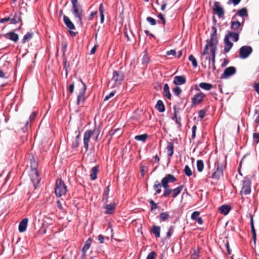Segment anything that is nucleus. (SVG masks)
Wrapping results in <instances>:
<instances>
[{"mask_svg": "<svg viewBox=\"0 0 259 259\" xmlns=\"http://www.w3.org/2000/svg\"><path fill=\"white\" fill-rule=\"evenodd\" d=\"M211 30L212 33L210 35V39L206 40V44L203 52L201 53V59L203 66H204V67H205L207 63L208 65V67L210 68L211 66L213 70H214L216 69L215 57L217 47L218 44V39L216 28L214 26H212Z\"/></svg>", "mask_w": 259, "mask_h": 259, "instance_id": "nucleus-1", "label": "nucleus"}, {"mask_svg": "<svg viewBox=\"0 0 259 259\" xmlns=\"http://www.w3.org/2000/svg\"><path fill=\"white\" fill-rule=\"evenodd\" d=\"M177 181L175 177L171 174H168L161 180L162 186L164 188L163 196L167 197L172 194V190L169 188L168 184Z\"/></svg>", "mask_w": 259, "mask_h": 259, "instance_id": "nucleus-2", "label": "nucleus"}, {"mask_svg": "<svg viewBox=\"0 0 259 259\" xmlns=\"http://www.w3.org/2000/svg\"><path fill=\"white\" fill-rule=\"evenodd\" d=\"M124 78V73L121 71H114L112 77L109 80L108 85L114 88L120 85Z\"/></svg>", "mask_w": 259, "mask_h": 259, "instance_id": "nucleus-3", "label": "nucleus"}, {"mask_svg": "<svg viewBox=\"0 0 259 259\" xmlns=\"http://www.w3.org/2000/svg\"><path fill=\"white\" fill-rule=\"evenodd\" d=\"M67 192V187L61 179H58L56 181L55 193L58 197L64 196Z\"/></svg>", "mask_w": 259, "mask_h": 259, "instance_id": "nucleus-4", "label": "nucleus"}, {"mask_svg": "<svg viewBox=\"0 0 259 259\" xmlns=\"http://www.w3.org/2000/svg\"><path fill=\"white\" fill-rule=\"evenodd\" d=\"M81 83L82 87L80 89L77 97V104L78 106H82L85 101L84 94L87 90V87L85 84L82 80H81Z\"/></svg>", "mask_w": 259, "mask_h": 259, "instance_id": "nucleus-5", "label": "nucleus"}, {"mask_svg": "<svg viewBox=\"0 0 259 259\" xmlns=\"http://www.w3.org/2000/svg\"><path fill=\"white\" fill-rule=\"evenodd\" d=\"M252 48L250 46H242L239 49V57L241 59H246L252 53Z\"/></svg>", "mask_w": 259, "mask_h": 259, "instance_id": "nucleus-6", "label": "nucleus"}, {"mask_svg": "<svg viewBox=\"0 0 259 259\" xmlns=\"http://www.w3.org/2000/svg\"><path fill=\"white\" fill-rule=\"evenodd\" d=\"M215 165L217 167L216 170L213 173L212 178L216 180H219L223 175V170L224 166L220 164L218 161L215 162Z\"/></svg>", "mask_w": 259, "mask_h": 259, "instance_id": "nucleus-7", "label": "nucleus"}, {"mask_svg": "<svg viewBox=\"0 0 259 259\" xmlns=\"http://www.w3.org/2000/svg\"><path fill=\"white\" fill-rule=\"evenodd\" d=\"M30 176L34 186L36 188V185L38 184L40 181L39 175L37 169H31Z\"/></svg>", "mask_w": 259, "mask_h": 259, "instance_id": "nucleus-8", "label": "nucleus"}, {"mask_svg": "<svg viewBox=\"0 0 259 259\" xmlns=\"http://www.w3.org/2000/svg\"><path fill=\"white\" fill-rule=\"evenodd\" d=\"M251 181L248 180H245L243 181V185L241 191V193H244L245 195L250 194L251 192Z\"/></svg>", "mask_w": 259, "mask_h": 259, "instance_id": "nucleus-9", "label": "nucleus"}, {"mask_svg": "<svg viewBox=\"0 0 259 259\" xmlns=\"http://www.w3.org/2000/svg\"><path fill=\"white\" fill-rule=\"evenodd\" d=\"M236 72V68L233 66H230L226 68L223 73L221 75V78L225 79L228 78L231 75L234 74Z\"/></svg>", "mask_w": 259, "mask_h": 259, "instance_id": "nucleus-10", "label": "nucleus"}, {"mask_svg": "<svg viewBox=\"0 0 259 259\" xmlns=\"http://www.w3.org/2000/svg\"><path fill=\"white\" fill-rule=\"evenodd\" d=\"M212 10L218 16H222L224 15V11L223 7L221 6V4L218 2H215L214 3V6Z\"/></svg>", "mask_w": 259, "mask_h": 259, "instance_id": "nucleus-11", "label": "nucleus"}, {"mask_svg": "<svg viewBox=\"0 0 259 259\" xmlns=\"http://www.w3.org/2000/svg\"><path fill=\"white\" fill-rule=\"evenodd\" d=\"M73 5V12L76 16H80L82 15V9L80 5L77 3V0H72Z\"/></svg>", "mask_w": 259, "mask_h": 259, "instance_id": "nucleus-12", "label": "nucleus"}, {"mask_svg": "<svg viewBox=\"0 0 259 259\" xmlns=\"http://www.w3.org/2000/svg\"><path fill=\"white\" fill-rule=\"evenodd\" d=\"M92 136L91 132H89L88 130H87L84 133L83 147L85 148L86 151L88 150L89 142Z\"/></svg>", "mask_w": 259, "mask_h": 259, "instance_id": "nucleus-13", "label": "nucleus"}, {"mask_svg": "<svg viewBox=\"0 0 259 259\" xmlns=\"http://www.w3.org/2000/svg\"><path fill=\"white\" fill-rule=\"evenodd\" d=\"M204 97H205V95L202 93L196 94L192 98V103L193 105L196 106L197 104L201 103L202 101L203 98Z\"/></svg>", "mask_w": 259, "mask_h": 259, "instance_id": "nucleus-14", "label": "nucleus"}, {"mask_svg": "<svg viewBox=\"0 0 259 259\" xmlns=\"http://www.w3.org/2000/svg\"><path fill=\"white\" fill-rule=\"evenodd\" d=\"M89 132H91V135L95 136V140L96 141H99V135L100 134L101 130H100V126H97L95 125L94 130H88Z\"/></svg>", "mask_w": 259, "mask_h": 259, "instance_id": "nucleus-15", "label": "nucleus"}, {"mask_svg": "<svg viewBox=\"0 0 259 259\" xmlns=\"http://www.w3.org/2000/svg\"><path fill=\"white\" fill-rule=\"evenodd\" d=\"M28 219L27 218L23 219L19 223V231L21 233L25 231L27 225H28Z\"/></svg>", "mask_w": 259, "mask_h": 259, "instance_id": "nucleus-16", "label": "nucleus"}, {"mask_svg": "<svg viewBox=\"0 0 259 259\" xmlns=\"http://www.w3.org/2000/svg\"><path fill=\"white\" fill-rule=\"evenodd\" d=\"M186 82V77L183 76H176L174 77V83L176 85H179L185 83Z\"/></svg>", "mask_w": 259, "mask_h": 259, "instance_id": "nucleus-17", "label": "nucleus"}, {"mask_svg": "<svg viewBox=\"0 0 259 259\" xmlns=\"http://www.w3.org/2000/svg\"><path fill=\"white\" fill-rule=\"evenodd\" d=\"M5 37L9 39L14 42H17L19 39V36L14 32H10L5 34Z\"/></svg>", "mask_w": 259, "mask_h": 259, "instance_id": "nucleus-18", "label": "nucleus"}, {"mask_svg": "<svg viewBox=\"0 0 259 259\" xmlns=\"http://www.w3.org/2000/svg\"><path fill=\"white\" fill-rule=\"evenodd\" d=\"M224 52L225 53H228L230 51L231 49L232 48L233 46V44L231 42L230 40L228 39V37H225L224 38Z\"/></svg>", "mask_w": 259, "mask_h": 259, "instance_id": "nucleus-19", "label": "nucleus"}, {"mask_svg": "<svg viewBox=\"0 0 259 259\" xmlns=\"http://www.w3.org/2000/svg\"><path fill=\"white\" fill-rule=\"evenodd\" d=\"M225 37H228L229 40H230V38H232L234 42L237 41L239 39V34L236 32H229Z\"/></svg>", "mask_w": 259, "mask_h": 259, "instance_id": "nucleus-20", "label": "nucleus"}, {"mask_svg": "<svg viewBox=\"0 0 259 259\" xmlns=\"http://www.w3.org/2000/svg\"><path fill=\"white\" fill-rule=\"evenodd\" d=\"M231 208L228 205H223L219 208V210L221 213L224 215L228 214Z\"/></svg>", "mask_w": 259, "mask_h": 259, "instance_id": "nucleus-21", "label": "nucleus"}, {"mask_svg": "<svg viewBox=\"0 0 259 259\" xmlns=\"http://www.w3.org/2000/svg\"><path fill=\"white\" fill-rule=\"evenodd\" d=\"M63 21L65 24L66 25L68 29H69L70 30L75 29L74 25L69 19V17H63Z\"/></svg>", "mask_w": 259, "mask_h": 259, "instance_id": "nucleus-22", "label": "nucleus"}, {"mask_svg": "<svg viewBox=\"0 0 259 259\" xmlns=\"http://www.w3.org/2000/svg\"><path fill=\"white\" fill-rule=\"evenodd\" d=\"M174 146L172 143L169 142L166 148L167 155L169 157L172 156L174 154Z\"/></svg>", "mask_w": 259, "mask_h": 259, "instance_id": "nucleus-23", "label": "nucleus"}, {"mask_svg": "<svg viewBox=\"0 0 259 259\" xmlns=\"http://www.w3.org/2000/svg\"><path fill=\"white\" fill-rule=\"evenodd\" d=\"M184 186L183 185L179 186L176 188L172 190V197L173 198H176L177 196H178L182 190L183 189Z\"/></svg>", "mask_w": 259, "mask_h": 259, "instance_id": "nucleus-24", "label": "nucleus"}, {"mask_svg": "<svg viewBox=\"0 0 259 259\" xmlns=\"http://www.w3.org/2000/svg\"><path fill=\"white\" fill-rule=\"evenodd\" d=\"M92 242V239L89 238L84 243V244L82 248V251L83 254H85L87 250L90 248Z\"/></svg>", "mask_w": 259, "mask_h": 259, "instance_id": "nucleus-25", "label": "nucleus"}, {"mask_svg": "<svg viewBox=\"0 0 259 259\" xmlns=\"http://www.w3.org/2000/svg\"><path fill=\"white\" fill-rule=\"evenodd\" d=\"M155 108L160 112H163L165 111V106L161 100H158L155 105Z\"/></svg>", "mask_w": 259, "mask_h": 259, "instance_id": "nucleus-26", "label": "nucleus"}, {"mask_svg": "<svg viewBox=\"0 0 259 259\" xmlns=\"http://www.w3.org/2000/svg\"><path fill=\"white\" fill-rule=\"evenodd\" d=\"M106 211L105 213L106 214H112L114 212L115 209V205L114 203L107 204L105 206Z\"/></svg>", "mask_w": 259, "mask_h": 259, "instance_id": "nucleus-27", "label": "nucleus"}, {"mask_svg": "<svg viewBox=\"0 0 259 259\" xmlns=\"http://www.w3.org/2000/svg\"><path fill=\"white\" fill-rule=\"evenodd\" d=\"M162 186V183L160 184L158 181L155 182L153 185V189L155 191V194H159L161 193V188Z\"/></svg>", "mask_w": 259, "mask_h": 259, "instance_id": "nucleus-28", "label": "nucleus"}, {"mask_svg": "<svg viewBox=\"0 0 259 259\" xmlns=\"http://www.w3.org/2000/svg\"><path fill=\"white\" fill-rule=\"evenodd\" d=\"M163 94L169 100H171V94L169 92V86L168 84L166 83L163 87Z\"/></svg>", "mask_w": 259, "mask_h": 259, "instance_id": "nucleus-29", "label": "nucleus"}, {"mask_svg": "<svg viewBox=\"0 0 259 259\" xmlns=\"http://www.w3.org/2000/svg\"><path fill=\"white\" fill-rule=\"evenodd\" d=\"M98 172V168L97 166H94L92 168L91 174L90 175L91 179L95 180L97 178V174Z\"/></svg>", "mask_w": 259, "mask_h": 259, "instance_id": "nucleus-30", "label": "nucleus"}, {"mask_svg": "<svg viewBox=\"0 0 259 259\" xmlns=\"http://www.w3.org/2000/svg\"><path fill=\"white\" fill-rule=\"evenodd\" d=\"M199 86L201 89L206 91H209L212 88V84L206 82H201L199 83Z\"/></svg>", "mask_w": 259, "mask_h": 259, "instance_id": "nucleus-31", "label": "nucleus"}, {"mask_svg": "<svg viewBox=\"0 0 259 259\" xmlns=\"http://www.w3.org/2000/svg\"><path fill=\"white\" fill-rule=\"evenodd\" d=\"M152 231L156 237L158 238L160 237V228L159 226H153Z\"/></svg>", "mask_w": 259, "mask_h": 259, "instance_id": "nucleus-32", "label": "nucleus"}, {"mask_svg": "<svg viewBox=\"0 0 259 259\" xmlns=\"http://www.w3.org/2000/svg\"><path fill=\"white\" fill-rule=\"evenodd\" d=\"M148 137V135L146 134L137 135L135 137V139L137 141H141L144 142Z\"/></svg>", "mask_w": 259, "mask_h": 259, "instance_id": "nucleus-33", "label": "nucleus"}, {"mask_svg": "<svg viewBox=\"0 0 259 259\" xmlns=\"http://www.w3.org/2000/svg\"><path fill=\"white\" fill-rule=\"evenodd\" d=\"M174 110H175L174 114L173 117H172V119L175 120L176 122L177 123V124H178V125L181 126V118L180 117L177 116V112L176 111L175 107H174Z\"/></svg>", "mask_w": 259, "mask_h": 259, "instance_id": "nucleus-34", "label": "nucleus"}, {"mask_svg": "<svg viewBox=\"0 0 259 259\" xmlns=\"http://www.w3.org/2000/svg\"><path fill=\"white\" fill-rule=\"evenodd\" d=\"M197 168L198 171L201 172L204 168V163L202 160H198L197 161Z\"/></svg>", "mask_w": 259, "mask_h": 259, "instance_id": "nucleus-35", "label": "nucleus"}, {"mask_svg": "<svg viewBox=\"0 0 259 259\" xmlns=\"http://www.w3.org/2000/svg\"><path fill=\"white\" fill-rule=\"evenodd\" d=\"M169 215L167 212H161L159 214V218H160V220H161L162 221H165L167 220L169 218Z\"/></svg>", "mask_w": 259, "mask_h": 259, "instance_id": "nucleus-36", "label": "nucleus"}, {"mask_svg": "<svg viewBox=\"0 0 259 259\" xmlns=\"http://www.w3.org/2000/svg\"><path fill=\"white\" fill-rule=\"evenodd\" d=\"M33 36V33L31 32H27L25 34L22 39V42L23 44L25 43L27 40L31 39Z\"/></svg>", "mask_w": 259, "mask_h": 259, "instance_id": "nucleus-37", "label": "nucleus"}, {"mask_svg": "<svg viewBox=\"0 0 259 259\" xmlns=\"http://www.w3.org/2000/svg\"><path fill=\"white\" fill-rule=\"evenodd\" d=\"M237 14L240 16H247V10L246 8H243L238 11Z\"/></svg>", "mask_w": 259, "mask_h": 259, "instance_id": "nucleus-38", "label": "nucleus"}, {"mask_svg": "<svg viewBox=\"0 0 259 259\" xmlns=\"http://www.w3.org/2000/svg\"><path fill=\"white\" fill-rule=\"evenodd\" d=\"M189 60L192 62V65L194 67L196 68L197 66V62L195 57L192 55H190L189 56Z\"/></svg>", "mask_w": 259, "mask_h": 259, "instance_id": "nucleus-39", "label": "nucleus"}, {"mask_svg": "<svg viewBox=\"0 0 259 259\" xmlns=\"http://www.w3.org/2000/svg\"><path fill=\"white\" fill-rule=\"evenodd\" d=\"M172 92L175 95L179 96L181 94L182 91L179 87L177 86L172 89Z\"/></svg>", "mask_w": 259, "mask_h": 259, "instance_id": "nucleus-40", "label": "nucleus"}, {"mask_svg": "<svg viewBox=\"0 0 259 259\" xmlns=\"http://www.w3.org/2000/svg\"><path fill=\"white\" fill-rule=\"evenodd\" d=\"M240 26V23L239 21H232L231 22V28L234 30H236Z\"/></svg>", "mask_w": 259, "mask_h": 259, "instance_id": "nucleus-41", "label": "nucleus"}, {"mask_svg": "<svg viewBox=\"0 0 259 259\" xmlns=\"http://www.w3.org/2000/svg\"><path fill=\"white\" fill-rule=\"evenodd\" d=\"M184 172L185 175L188 177H190L192 175V171L188 165L185 166Z\"/></svg>", "mask_w": 259, "mask_h": 259, "instance_id": "nucleus-42", "label": "nucleus"}, {"mask_svg": "<svg viewBox=\"0 0 259 259\" xmlns=\"http://www.w3.org/2000/svg\"><path fill=\"white\" fill-rule=\"evenodd\" d=\"M148 201L150 204V209L151 211H153L157 208V205L156 203H155L153 200L151 199L149 200Z\"/></svg>", "mask_w": 259, "mask_h": 259, "instance_id": "nucleus-43", "label": "nucleus"}, {"mask_svg": "<svg viewBox=\"0 0 259 259\" xmlns=\"http://www.w3.org/2000/svg\"><path fill=\"white\" fill-rule=\"evenodd\" d=\"M253 141L255 144L259 143V133H254L253 134Z\"/></svg>", "mask_w": 259, "mask_h": 259, "instance_id": "nucleus-44", "label": "nucleus"}, {"mask_svg": "<svg viewBox=\"0 0 259 259\" xmlns=\"http://www.w3.org/2000/svg\"><path fill=\"white\" fill-rule=\"evenodd\" d=\"M200 214V213L199 211H194L192 214H191V219L193 220H196V219L199 218V215Z\"/></svg>", "mask_w": 259, "mask_h": 259, "instance_id": "nucleus-45", "label": "nucleus"}, {"mask_svg": "<svg viewBox=\"0 0 259 259\" xmlns=\"http://www.w3.org/2000/svg\"><path fill=\"white\" fill-rule=\"evenodd\" d=\"M120 130L119 128H117L115 130H111L109 133L108 135L110 136V140H111L112 137L115 135V134L118 132H120Z\"/></svg>", "mask_w": 259, "mask_h": 259, "instance_id": "nucleus-46", "label": "nucleus"}, {"mask_svg": "<svg viewBox=\"0 0 259 259\" xmlns=\"http://www.w3.org/2000/svg\"><path fill=\"white\" fill-rule=\"evenodd\" d=\"M21 21V17H13L11 20V24H16Z\"/></svg>", "mask_w": 259, "mask_h": 259, "instance_id": "nucleus-47", "label": "nucleus"}, {"mask_svg": "<svg viewBox=\"0 0 259 259\" xmlns=\"http://www.w3.org/2000/svg\"><path fill=\"white\" fill-rule=\"evenodd\" d=\"M197 130V126L196 125H194L192 128V136L191 138L192 139H194L196 137V132Z\"/></svg>", "mask_w": 259, "mask_h": 259, "instance_id": "nucleus-48", "label": "nucleus"}, {"mask_svg": "<svg viewBox=\"0 0 259 259\" xmlns=\"http://www.w3.org/2000/svg\"><path fill=\"white\" fill-rule=\"evenodd\" d=\"M37 166V163L36 161L33 159L31 160V169H36Z\"/></svg>", "mask_w": 259, "mask_h": 259, "instance_id": "nucleus-49", "label": "nucleus"}, {"mask_svg": "<svg viewBox=\"0 0 259 259\" xmlns=\"http://www.w3.org/2000/svg\"><path fill=\"white\" fill-rule=\"evenodd\" d=\"M99 13H100V16H104V7H103V4H101L100 5V6L99 8Z\"/></svg>", "mask_w": 259, "mask_h": 259, "instance_id": "nucleus-50", "label": "nucleus"}, {"mask_svg": "<svg viewBox=\"0 0 259 259\" xmlns=\"http://www.w3.org/2000/svg\"><path fill=\"white\" fill-rule=\"evenodd\" d=\"M156 253L154 251H152L149 253L146 258V259H155Z\"/></svg>", "mask_w": 259, "mask_h": 259, "instance_id": "nucleus-51", "label": "nucleus"}, {"mask_svg": "<svg viewBox=\"0 0 259 259\" xmlns=\"http://www.w3.org/2000/svg\"><path fill=\"white\" fill-rule=\"evenodd\" d=\"M147 21L152 25H155L156 23V20L152 17H147Z\"/></svg>", "mask_w": 259, "mask_h": 259, "instance_id": "nucleus-52", "label": "nucleus"}, {"mask_svg": "<svg viewBox=\"0 0 259 259\" xmlns=\"http://www.w3.org/2000/svg\"><path fill=\"white\" fill-rule=\"evenodd\" d=\"M115 92H111L109 95L105 96L104 100L105 101L108 100L111 98L113 97L115 95Z\"/></svg>", "mask_w": 259, "mask_h": 259, "instance_id": "nucleus-53", "label": "nucleus"}, {"mask_svg": "<svg viewBox=\"0 0 259 259\" xmlns=\"http://www.w3.org/2000/svg\"><path fill=\"white\" fill-rule=\"evenodd\" d=\"M254 113L257 115V116L254 120L255 123H259V110L255 109L254 110Z\"/></svg>", "mask_w": 259, "mask_h": 259, "instance_id": "nucleus-54", "label": "nucleus"}, {"mask_svg": "<svg viewBox=\"0 0 259 259\" xmlns=\"http://www.w3.org/2000/svg\"><path fill=\"white\" fill-rule=\"evenodd\" d=\"M174 232V227L172 226H170L168 229V232L166 233V237H170L172 235Z\"/></svg>", "mask_w": 259, "mask_h": 259, "instance_id": "nucleus-55", "label": "nucleus"}, {"mask_svg": "<svg viewBox=\"0 0 259 259\" xmlns=\"http://www.w3.org/2000/svg\"><path fill=\"white\" fill-rule=\"evenodd\" d=\"M205 115V112L203 110H201L198 112V117L200 119H202Z\"/></svg>", "mask_w": 259, "mask_h": 259, "instance_id": "nucleus-56", "label": "nucleus"}, {"mask_svg": "<svg viewBox=\"0 0 259 259\" xmlns=\"http://www.w3.org/2000/svg\"><path fill=\"white\" fill-rule=\"evenodd\" d=\"M166 55H172V56H176V52L175 50H170L169 51H168L166 53Z\"/></svg>", "mask_w": 259, "mask_h": 259, "instance_id": "nucleus-57", "label": "nucleus"}, {"mask_svg": "<svg viewBox=\"0 0 259 259\" xmlns=\"http://www.w3.org/2000/svg\"><path fill=\"white\" fill-rule=\"evenodd\" d=\"M37 115V112L35 111H34L32 113V114L29 116V120L30 121H32L36 117Z\"/></svg>", "mask_w": 259, "mask_h": 259, "instance_id": "nucleus-58", "label": "nucleus"}, {"mask_svg": "<svg viewBox=\"0 0 259 259\" xmlns=\"http://www.w3.org/2000/svg\"><path fill=\"white\" fill-rule=\"evenodd\" d=\"M98 240L100 242V243H104V236L101 234L98 235Z\"/></svg>", "mask_w": 259, "mask_h": 259, "instance_id": "nucleus-59", "label": "nucleus"}, {"mask_svg": "<svg viewBox=\"0 0 259 259\" xmlns=\"http://www.w3.org/2000/svg\"><path fill=\"white\" fill-rule=\"evenodd\" d=\"M79 145V141L76 140L72 143V147L73 148H77Z\"/></svg>", "mask_w": 259, "mask_h": 259, "instance_id": "nucleus-60", "label": "nucleus"}, {"mask_svg": "<svg viewBox=\"0 0 259 259\" xmlns=\"http://www.w3.org/2000/svg\"><path fill=\"white\" fill-rule=\"evenodd\" d=\"M255 91L256 92L257 94L259 95V82L255 83L254 85Z\"/></svg>", "mask_w": 259, "mask_h": 259, "instance_id": "nucleus-61", "label": "nucleus"}, {"mask_svg": "<svg viewBox=\"0 0 259 259\" xmlns=\"http://www.w3.org/2000/svg\"><path fill=\"white\" fill-rule=\"evenodd\" d=\"M57 206L60 209V210H63L64 209V208L60 202V200H57Z\"/></svg>", "mask_w": 259, "mask_h": 259, "instance_id": "nucleus-62", "label": "nucleus"}, {"mask_svg": "<svg viewBox=\"0 0 259 259\" xmlns=\"http://www.w3.org/2000/svg\"><path fill=\"white\" fill-rule=\"evenodd\" d=\"M109 192V186H108L107 187V190L104 191V195H105L106 197V198L107 199L108 198V195Z\"/></svg>", "mask_w": 259, "mask_h": 259, "instance_id": "nucleus-63", "label": "nucleus"}, {"mask_svg": "<svg viewBox=\"0 0 259 259\" xmlns=\"http://www.w3.org/2000/svg\"><path fill=\"white\" fill-rule=\"evenodd\" d=\"M74 84L73 83H72L71 84L69 87V92L72 94L73 92V91H74Z\"/></svg>", "mask_w": 259, "mask_h": 259, "instance_id": "nucleus-64", "label": "nucleus"}]
</instances>
